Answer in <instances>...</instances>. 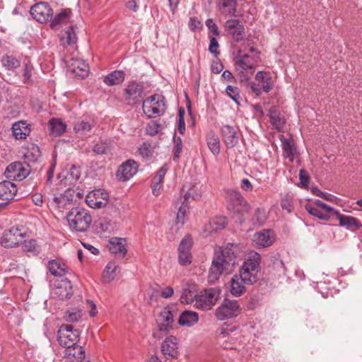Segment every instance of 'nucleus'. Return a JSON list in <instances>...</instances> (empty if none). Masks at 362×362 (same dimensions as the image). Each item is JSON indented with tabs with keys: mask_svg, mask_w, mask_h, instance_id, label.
I'll use <instances>...</instances> for the list:
<instances>
[{
	"mask_svg": "<svg viewBox=\"0 0 362 362\" xmlns=\"http://www.w3.org/2000/svg\"><path fill=\"white\" fill-rule=\"evenodd\" d=\"M241 311L238 300L225 298L216 308L215 316L218 320H224L237 317Z\"/></svg>",
	"mask_w": 362,
	"mask_h": 362,
	"instance_id": "nucleus-9",
	"label": "nucleus"
},
{
	"mask_svg": "<svg viewBox=\"0 0 362 362\" xmlns=\"http://www.w3.org/2000/svg\"><path fill=\"white\" fill-rule=\"evenodd\" d=\"M191 197L189 192H187L184 195V201L182 205L180 206L176 217V225L182 226L187 218V213L189 212V205L187 200Z\"/></svg>",
	"mask_w": 362,
	"mask_h": 362,
	"instance_id": "nucleus-34",
	"label": "nucleus"
},
{
	"mask_svg": "<svg viewBox=\"0 0 362 362\" xmlns=\"http://www.w3.org/2000/svg\"><path fill=\"white\" fill-rule=\"evenodd\" d=\"M163 186V182H158L154 178H153L152 184H151V189L152 193L155 196H158L160 194V189Z\"/></svg>",
	"mask_w": 362,
	"mask_h": 362,
	"instance_id": "nucleus-60",
	"label": "nucleus"
},
{
	"mask_svg": "<svg viewBox=\"0 0 362 362\" xmlns=\"http://www.w3.org/2000/svg\"><path fill=\"white\" fill-rule=\"evenodd\" d=\"M259 60V52L254 46L245 47L238 50L235 57L236 69L242 81H247L254 72Z\"/></svg>",
	"mask_w": 362,
	"mask_h": 362,
	"instance_id": "nucleus-2",
	"label": "nucleus"
},
{
	"mask_svg": "<svg viewBox=\"0 0 362 362\" xmlns=\"http://www.w3.org/2000/svg\"><path fill=\"white\" fill-rule=\"evenodd\" d=\"M16 185L8 180L0 182V199L4 201L11 200L17 193Z\"/></svg>",
	"mask_w": 362,
	"mask_h": 362,
	"instance_id": "nucleus-26",
	"label": "nucleus"
},
{
	"mask_svg": "<svg viewBox=\"0 0 362 362\" xmlns=\"http://www.w3.org/2000/svg\"><path fill=\"white\" fill-rule=\"evenodd\" d=\"M40 148L34 144H29L25 148V151L23 153V157L25 160V163H35L40 157Z\"/></svg>",
	"mask_w": 362,
	"mask_h": 362,
	"instance_id": "nucleus-39",
	"label": "nucleus"
},
{
	"mask_svg": "<svg viewBox=\"0 0 362 362\" xmlns=\"http://www.w3.org/2000/svg\"><path fill=\"white\" fill-rule=\"evenodd\" d=\"M227 224V220L225 216H216L209 222L210 232H216L223 229Z\"/></svg>",
	"mask_w": 362,
	"mask_h": 362,
	"instance_id": "nucleus-46",
	"label": "nucleus"
},
{
	"mask_svg": "<svg viewBox=\"0 0 362 362\" xmlns=\"http://www.w3.org/2000/svg\"><path fill=\"white\" fill-rule=\"evenodd\" d=\"M2 64L8 70H13L20 66L21 62L12 55H6L2 58Z\"/></svg>",
	"mask_w": 362,
	"mask_h": 362,
	"instance_id": "nucleus-49",
	"label": "nucleus"
},
{
	"mask_svg": "<svg viewBox=\"0 0 362 362\" xmlns=\"http://www.w3.org/2000/svg\"><path fill=\"white\" fill-rule=\"evenodd\" d=\"M167 172L166 165L162 166L157 172L156 175L153 177V178L158 182H163V179L165 176Z\"/></svg>",
	"mask_w": 362,
	"mask_h": 362,
	"instance_id": "nucleus-61",
	"label": "nucleus"
},
{
	"mask_svg": "<svg viewBox=\"0 0 362 362\" xmlns=\"http://www.w3.org/2000/svg\"><path fill=\"white\" fill-rule=\"evenodd\" d=\"M70 21V11H64L56 15L52 20L50 26L52 29L59 30L64 25H67Z\"/></svg>",
	"mask_w": 362,
	"mask_h": 362,
	"instance_id": "nucleus-37",
	"label": "nucleus"
},
{
	"mask_svg": "<svg viewBox=\"0 0 362 362\" xmlns=\"http://www.w3.org/2000/svg\"><path fill=\"white\" fill-rule=\"evenodd\" d=\"M80 338V332L74 329L71 325H63L58 331L57 341L59 344L66 348L76 346Z\"/></svg>",
	"mask_w": 362,
	"mask_h": 362,
	"instance_id": "nucleus-8",
	"label": "nucleus"
},
{
	"mask_svg": "<svg viewBox=\"0 0 362 362\" xmlns=\"http://www.w3.org/2000/svg\"><path fill=\"white\" fill-rule=\"evenodd\" d=\"M252 241L257 247H269L272 244L271 230L269 229L262 230L255 233Z\"/></svg>",
	"mask_w": 362,
	"mask_h": 362,
	"instance_id": "nucleus-28",
	"label": "nucleus"
},
{
	"mask_svg": "<svg viewBox=\"0 0 362 362\" xmlns=\"http://www.w3.org/2000/svg\"><path fill=\"white\" fill-rule=\"evenodd\" d=\"M218 292L214 288L202 291L195 300V305L199 309L207 310L211 309L216 303Z\"/></svg>",
	"mask_w": 362,
	"mask_h": 362,
	"instance_id": "nucleus-12",
	"label": "nucleus"
},
{
	"mask_svg": "<svg viewBox=\"0 0 362 362\" xmlns=\"http://www.w3.org/2000/svg\"><path fill=\"white\" fill-rule=\"evenodd\" d=\"M162 131V127L159 122L152 120L148 122L146 127V134L149 136H155Z\"/></svg>",
	"mask_w": 362,
	"mask_h": 362,
	"instance_id": "nucleus-50",
	"label": "nucleus"
},
{
	"mask_svg": "<svg viewBox=\"0 0 362 362\" xmlns=\"http://www.w3.org/2000/svg\"><path fill=\"white\" fill-rule=\"evenodd\" d=\"M281 206L284 210H286L288 213L291 212L293 210L291 198L290 197H285L283 198L281 202Z\"/></svg>",
	"mask_w": 362,
	"mask_h": 362,
	"instance_id": "nucleus-58",
	"label": "nucleus"
},
{
	"mask_svg": "<svg viewBox=\"0 0 362 362\" xmlns=\"http://www.w3.org/2000/svg\"><path fill=\"white\" fill-rule=\"evenodd\" d=\"M312 192L320 197L324 198L325 199L329 201V202H336L337 199V197L332 194L324 192L320 190L317 187H313L311 188Z\"/></svg>",
	"mask_w": 362,
	"mask_h": 362,
	"instance_id": "nucleus-52",
	"label": "nucleus"
},
{
	"mask_svg": "<svg viewBox=\"0 0 362 362\" xmlns=\"http://www.w3.org/2000/svg\"><path fill=\"white\" fill-rule=\"evenodd\" d=\"M30 129L25 121H18L12 126V133L16 139H25L29 135Z\"/></svg>",
	"mask_w": 362,
	"mask_h": 362,
	"instance_id": "nucleus-30",
	"label": "nucleus"
},
{
	"mask_svg": "<svg viewBox=\"0 0 362 362\" xmlns=\"http://www.w3.org/2000/svg\"><path fill=\"white\" fill-rule=\"evenodd\" d=\"M139 154L144 158H148L152 156V150L151 148V145L146 143H144L139 148Z\"/></svg>",
	"mask_w": 362,
	"mask_h": 362,
	"instance_id": "nucleus-54",
	"label": "nucleus"
},
{
	"mask_svg": "<svg viewBox=\"0 0 362 362\" xmlns=\"http://www.w3.org/2000/svg\"><path fill=\"white\" fill-rule=\"evenodd\" d=\"M227 199L230 209L235 213L243 214L249 211L250 206L239 192L236 190L228 191Z\"/></svg>",
	"mask_w": 362,
	"mask_h": 362,
	"instance_id": "nucleus-14",
	"label": "nucleus"
},
{
	"mask_svg": "<svg viewBox=\"0 0 362 362\" xmlns=\"http://www.w3.org/2000/svg\"><path fill=\"white\" fill-rule=\"evenodd\" d=\"M70 70L76 76L84 78L88 76L89 71L88 64L83 59H72L70 64Z\"/></svg>",
	"mask_w": 362,
	"mask_h": 362,
	"instance_id": "nucleus-27",
	"label": "nucleus"
},
{
	"mask_svg": "<svg viewBox=\"0 0 362 362\" xmlns=\"http://www.w3.org/2000/svg\"><path fill=\"white\" fill-rule=\"evenodd\" d=\"M108 197L107 192L100 189L94 190L86 195V202L91 208L101 209L107 205Z\"/></svg>",
	"mask_w": 362,
	"mask_h": 362,
	"instance_id": "nucleus-18",
	"label": "nucleus"
},
{
	"mask_svg": "<svg viewBox=\"0 0 362 362\" xmlns=\"http://www.w3.org/2000/svg\"><path fill=\"white\" fill-rule=\"evenodd\" d=\"M30 14L38 22L45 23L52 16V9L47 3L40 2L31 7Z\"/></svg>",
	"mask_w": 362,
	"mask_h": 362,
	"instance_id": "nucleus-21",
	"label": "nucleus"
},
{
	"mask_svg": "<svg viewBox=\"0 0 362 362\" xmlns=\"http://www.w3.org/2000/svg\"><path fill=\"white\" fill-rule=\"evenodd\" d=\"M83 315L81 310L78 308H71L66 311L64 318L66 322H76L80 320Z\"/></svg>",
	"mask_w": 362,
	"mask_h": 362,
	"instance_id": "nucleus-47",
	"label": "nucleus"
},
{
	"mask_svg": "<svg viewBox=\"0 0 362 362\" xmlns=\"http://www.w3.org/2000/svg\"><path fill=\"white\" fill-rule=\"evenodd\" d=\"M138 168L139 165L134 160H127L119 165L116 173V177L119 181H127L137 173Z\"/></svg>",
	"mask_w": 362,
	"mask_h": 362,
	"instance_id": "nucleus-19",
	"label": "nucleus"
},
{
	"mask_svg": "<svg viewBox=\"0 0 362 362\" xmlns=\"http://www.w3.org/2000/svg\"><path fill=\"white\" fill-rule=\"evenodd\" d=\"M47 268L53 276H62L68 273L69 267L60 259H52L49 262Z\"/></svg>",
	"mask_w": 362,
	"mask_h": 362,
	"instance_id": "nucleus-29",
	"label": "nucleus"
},
{
	"mask_svg": "<svg viewBox=\"0 0 362 362\" xmlns=\"http://www.w3.org/2000/svg\"><path fill=\"white\" fill-rule=\"evenodd\" d=\"M261 257L259 253L255 251H250L240 268L239 276L243 278L244 283L247 285H252L259 279L260 272Z\"/></svg>",
	"mask_w": 362,
	"mask_h": 362,
	"instance_id": "nucleus-3",
	"label": "nucleus"
},
{
	"mask_svg": "<svg viewBox=\"0 0 362 362\" xmlns=\"http://www.w3.org/2000/svg\"><path fill=\"white\" fill-rule=\"evenodd\" d=\"M52 293L62 300L70 298L73 295L71 282L67 279L58 281L52 288Z\"/></svg>",
	"mask_w": 362,
	"mask_h": 362,
	"instance_id": "nucleus-22",
	"label": "nucleus"
},
{
	"mask_svg": "<svg viewBox=\"0 0 362 362\" xmlns=\"http://www.w3.org/2000/svg\"><path fill=\"white\" fill-rule=\"evenodd\" d=\"M173 293H174L173 288L170 286H166L161 290L160 296L163 298H169L171 296H173Z\"/></svg>",
	"mask_w": 362,
	"mask_h": 362,
	"instance_id": "nucleus-64",
	"label": "nucleus"
},
{
	"mask_svg": "<svg viewBox=\"0 0 362 362\" xmlns=\"http://www.w3.org/2000/svg\"><path fill=\"white\" fill-rule=\"evenodd\" d=\"M221 133L227 148H233L238 144V136L233 127L228 124L223 125L221 128Z\"/></svg>",
	"mask_w": 362,
	"mask_h": 362,
	"instance_id": "nucleus-24",
	"label": "nucleus"
},
{
	"mask_svg": "<svg viewBox=\"0 0 362 362\" xmlns=\"http://www.w3.org/2000/svg\"><path fill=\"white\" fill-rule=\"evenodd\" d=\"M125 78V74L122 70H115L105 76L103 82L109 86L119 85L123 83Z\"/></svg>",
	"mask_w": 362,
	"mask_h": 362,
	"instance_id": "nucleus-36",
	"label": "nucleus"
},
{
	"mask_svg": "<svg viewBox=\"0 0 362 362\" xmlns=\"http://www.w3.org/2000/svg\"><path fill=\"white\" fill-rule=\"evenodd\" d=\"M299 180H300V183L298 184L299 187H305V188L308 187V185L310 181V177H309L308 173H306V171L303 169H301L299 172Z\"/></svg>",
	"mask_w": 362,
	"mask_h": 362,
	"instance_id": "nucleus-57",
	"label": "nucleus"
},
{
	"mask_svg": "<svg viewBox=\"0 0 362 362\" xmlns=\"http://www.w3.org/2000/svg\"><path fill=\"white\" fill-rule=\"evenodd\" d=\"M142 109L144 114L149 118L160 116L165 111V100L160 95H151L143 102Z\"/></svg>",
	"mask_w": 362,
	"mask_h": 362,
	"instance_id": "nucleus-6",
	"label": "nucleus"
},
{
	"mask_svg": "<svg viewBox=\"0 0 362 362\" xmlns=\"http://www.w3.org/2000/svg\"><path fill=\"white\" fill-rule=\"evenodd\" d=\"M112 149V145L110 141H100L97 143L93 148L94 153L98 155L107 154Z\"/></svg>",
	"mask_w": 362,
	"mask_h": 362,
	"instance_id": "nucleus-48",
	"label": "nucleus"
},
{
	"mask_svg": "<svg viewBox=\"0 0 362 362\" xmlns=\"http://www.w3.org/2000/svg\"><path fill=\"white\" fill-rule=\"evenodd\" d=\"M230 283V292L233 296L239 297L245 291L244 280L238 274L234 275Z\"/></svg>",
	"mask_w": 362,
	"mask_h": 362,
	"instance_id": "nucleus-32",
	"label": "nucleus"
},
{
	"mask_svg": "<svg viewBox=\"0 0 362 362\" xmlns=\"http://www.w3.org/2000/svg\"><path fill=\"white\" fill-rule=\"evenodd\" d=\"M119 269L118 264L115 262H110L103 272V279L106 282L112 281L117 275Z\"/></svg>",
	"mask_w": 362,
	"mask_h": 362,
	"instance_id": "nucleus-44",
	"label": "nucleus"
},
{
	"mask_svg": "<svg viewBox=\"0 0 362 362\" xmlns=\"http://www.w3.org/2000/svg\"><path fill=\"white\" fill-rule=\"evenodd\" d=\"M224 29L236 42L242 40L245 36V28L240 20L232 18L226 21Z\"/></svg>",
	"mask_w": 362,
	"mask_h": 362,
	"instance_id": "nucleus-20",
	"label": "nucleus"
},
{
	"mask_svg": "<svg viewBox=\"0 0 362 362\" xmlns=\"http://www.w3.org/2000/svg\"><path fill=\"white\" fill-rule=\"evenodd\" d=\"M64 354L74 362H82L85 359V351L81 346L66 348Z\"/></svg>",
	"mask_w": 362,
	"mask_h": 362,
	"instance_id": "nucleus-41",
	"label": "nucleus"
},
{
	"mask_svg": "<svg viewBox=\"0 0 362 362\" xmlns=\"http://www.w3.org/2000/svg\"><path fill=\"white\" fill-rule=\"evenodd\" d=\"M27 236V230L23 226H13L4 231L1 244L5 247H12L22 243Z\"/></svg>",
	"mask_w": 362,
	"mask_h": 362,
	"instance_id": "nucleus-7",
	"label": "nucleus"
},
{
	"mask_svg": "<svg viewBox=\"0 0 362 362\" xmlns=\"http://www.w3.org/2000/svg\"><path fill=\"white\" fill-rule=\"evenodd\" d=\"M271 86L272 76L269 71H258L255 81L251 83V88L257 95H260L263 92L268 93Z\"/></svg>",
	"mask_w": 362,
	"mask_h": 362,
	"instance_id": "nucleus-13",
	"label": "nucleus"
},
{
	"mask_svg": "<svg viewBox=\"0 0 362 362\" xmlns=\"http://www.w3.org/2000/svg\"><path fill=\"white\" fill-rule=\"evenodd\" d=\"M93 126L90 122L81 119L74 124V129L78 134L83 136L90 132Z\"/></svg>",
	"mask_w": 362,
	"mask_h": 362,
	"instance_id": "nucleus-45",
	"label": "nucleus"
},
{
	"mask_svg": "<svg viewBox=\"0 0 362 362\" xmlns=\"http://www.w3.org/2000/svg\"><path fill=\"white\" fill-rule=\"evenodd\" d=\"M50 133L56 136H60L66 129V124L59 118H52L48 122Z\"/></svg>",
	"mask_w": 362,
	"mask_h": 362,
	"instance_id": "nucleus-40",
	"label": "nucleus"
},
{
	"mask_svg": "<svg viewBox=\"0 0 362 362\" xmlns=\"http://www.w3.org/2000/svg\"><path fill=\"white\" fill-rule=\"evenodd\" d=\"M175 148H174V159L178 158L182 149V139L180 137H174Z\"/></svg>",
	"mask_w": 362,
	"mask_h": 362,
	"instance_id": "nucleus-59",
	"label": "nucleus"
},
{
	"mask_svg": "<svg viewBox=\"0 0 362 362\" xmlns=\"http://www.w3.org/2000/svg\"><path fill=\"white\" fill-rule=\"evenodd\" d=\"M69 228L77 232L86 231L91 223L92 217L89 212L83 208H73L66 215Z\"/></svg>",
	"mask_w": 362,
	"mask_h": 362,
	"instance_id": "nucleus-4",
	"label": "nucleus"
},
{
	"mask_svg": "<svg viewBox=\"0 0 362 362\" xmlns=\"http://www.w3.org/2000/svg\"><path fill=\"white\" fill-rule=\"evenodd\" d=\"M30 167L27 163L14 162L6 169V177L14 180L21 181L30 174Z\"/></svg>",
	"mask_w": 362,
	"mask_h": 362,
	"instance_id": "nucleus-16",
	"label": "nucleus"
},
{
	"mask_svg": "<svg viewBox=\"0 0 362 362\" xmlns=\"http://www.w3.org/2000/svg\"><path fill=\"white\" fill-rule=\"evenodd\" d=\"M144 91V88L141 83L131 81L124 89L123 96L127 104L133 105L143 97Z\"/></svg>",
	"mask_w": 362,
	"mask_h": 362,
	"instance_id": "nucleus-15",
	"label": "nucleus"
},
{
	"mask_svg": "<svg viewBox=\"0 0 362 362\" xmlns=\"http://www.w3.org/2000/svg\"><path fill=\"white\" fill-rule=\"evenodd\" d=\"M334 216H336L337 218L339 220V226L344 227L347 230L354 231L359 229L362 226L361 223L356 218L341 214L336 209Z\"/></svg>",
	"mask_w": 362,
	"mask_h": 362,
	"instance_id": "nucleus-25",
	"label": "nucleus"
},
{
	"mask_svg": "<svg viewBox=\"0 0 362 362\" xmlns=\"http://www.w3.org/2000/svg\"><path fill=\"white\" fill-rule=\"evenodd\" d=\"M233 247L234 245L228 244L223 248L218 247L215 249L214 257L209 273V281L210 282L218 280L223 272L228 269V267L234 264L236 256Z\"/></svg>",
	"mask_w": 362,
	"mask_h": 362,
	"instance_id": "nucleus-1",
	"label": "nucleus"
},
{
	"mask_svg": "<svg viewBox=\"0 0 362 362\" xmlns=\"http://www.w3.org/2000/svg\"><path fill=\"white\" fill-rule=\"evenodd\" d=\"M175 315V308L173 305H168L162 310L157 321L158 328L153 332L154 338L161 339L170 332L173 328Z\"/></svg>",
	"mask_w": 362,
	"mask_h": 362,
	"instance_id": "nucleus-5",
	"label": "nucleus"
},
{
	"mask_svg": "<svg viewBox=\"0 0 362 362\" xmlns=\"http://www.w3.org/2000/svg\"><path fill=\"white\" fill-rule=\"evenodd\" d=\"M206 140L207 146L210 151L214 156L218 155L221 151V143L218 135L214 133H210L206 136Z\"/></svg>",
	"mask_w": 362,
	"mask_h": 362,
	"instance_id": "nucleus-42",
	"label": "nucleus"
},
{
	"mask_svg": "<svg viewBox=\"0 0 362 362\" xmlns=\"http://www.w3.org/2000/svg\"><path fill=\"white\" fill-rule=\"evenodd\" d=\"M62 44L71 45H74L77 41V36L76 33L75 27L72 25H69L68 29L62 33L61 37Z\"/></svg>",
	"mask_w": 362,
	"mask_h": 362,
	"instance_id": "nucleus-43",
	"label": "nucleus"
},
{
	"mask_svg": "<svg viewBox=\"0 0 362 362\" xmlns=\"http://www.w3.org/2000/svg\"><path fill=\"white\" fill-rule=\"evenodd\" d=\"M199 321L197 313L192 310H184L180 315L178 324L181 326L192 327Z\"/></svg>",
	"mask_w": 362,
	"mask_h": 362,
	"instance_id": "nucleus-31",
	"label": "nucleus"
},
{
	"mask_svg": "<svg viewBox=\"0 0 362 362\" xmlns=\"http://www.w3.org/2000/svg\"><path fill=\"white\" fill-rule=\"evenodd\" d=\"M206 25L208 27L210 32L213 33L215 35H219V30L216 23L213 22L211 19H208L206 22Z\"/></svg>",
	"mask_w": 362,
	"mask_h": 362,
	"instance_id": "nucleus-63",
	"label": "nucleus"
},
{
	"mask_svg": "<svg viewBox=\"0 0 362 362\" xmlns=\"http://www.w3.org/2000/svg\"><path fill=\"white\" fill-rule=\"evenodd\" d=\"M236 0H218V8L222 15L234 16L237 11Z\"/></svg>",
	"mask_w": 362,
	"mask_h": 362,
	"instance_id": "nucleus-33",
	"label": "nucleus"
},
{
	"mask_svg": "<svg viewBox=\"0 0 362 362\" xmlns=\"http://www.w3.org/2000/svg\"><path fill=\"white\" fill-rule=\"evenodd\" d=\"M226 94L237 104H239L240 93L237 87L228 85L226 88Z\"/></svg>",
	"mask_w": 362,
	"mask_h": 362,
	"instance_id": "nucleus-53",
	"label": "nucleus"
},
{
	"mask_svg": "<svg viewBox=\"0 0 362 362\" xmlns=\"http://www.w3.org/2000/svg\"><path fill=\"white\" fill-rule=\"evenodd\" d=\"M193 241L190 235L187 234L181 240L178 247L179 262L182 266H186L192 262V255L191 249Z\"/></svg>",
	"mask_w": 362,
	"mask_h": 362,
	"instance_id": "nucleus-17",
	"label": "nucleus"
},
{
	"mask_svg": "<svg viewBox=\"0 0 362 362\" xmlns=\"http://www.w3.org/2000/svg\"><path fill=\"white\" fill-rule=\"evenodd\" d=\"M306 211L312 216L320 220H328L335 212V209L327 205L320 199L305 206Z\"/></svg>",
	"mask_w": 362,
	"mask_h": 362,
	"instance_id": "nucleus-10",
	"label": "nucleus"
},
{
	"mask_svg": "<svg viewBox=\"0 0 362 362\" xmlns=\"http://www.w3.org/2000/svg\"><path fill=\"white\" fill-rule=\"evenodd\" d=\"M110 251L119 257H124L127 252L125 240L119 238H112L110 240Z\"/></svg>",
	"mask_w": 362,
	"mask_h": 362,
	"instance_id": "nucleus-35",
	"label": "nucleus"
},
{
	"mask_svg": "<svg viewBox=\"0 0 362 362\" xmlns=\"http://www.w3.org/2000/svg\"><path fill=\"white\" fill-rule=\"evenodd\" d=\"M273 129H276L278 132V138L281 141L284 156L288 158L289 161L293 162L294 160V154L296 148L291 136L286 133L281 132V129L276 124L274 116L273 115Z\"/></svg>",
	"mask_w": 362,
	"mask_h": 362,
	"instance_id": "nucleus-11",
	"label": "nucleus"
},
{
	"mask_svg": "<svg viewBox=\"0 0 362 362\" xmlns=\"http://www.w3.org/2000/svg\"><path fill=\"white\" fill-rule=\"evenodd\" d=\"M23 244V250L30 253H32L34 255H37L40 252V250L38 246L37 245L36 240L34 239H31L28 241H25V240Z\"/></svg>",
	"mask_w": 362,
	"mask_h": 362,
	"instance_id": "nucleus-51",
	"label": "nucleus"
},
{
	"mask_svg": "<svg viewBox=\"0 0 362 362\" xmlns=\"http://www.w3.org/2000/svg\"><path fill=\"white\" fill-rule=\"evenodd\" d=\"M179 341L174 336L165 339L161 344V351L166 358H175L178 356Z\"/></svg>",
	"mask_w": 362,
	"mask_h": 362,
	"instance_id": "nucleus-23",
	"label": "nucleus"
},
{
	"mask_svg": "<svg viewBox=\"0 0 362 362\" xmlns=\"http://www.w3.org/2000/svg\"><path fill=\"white\" fill-rule=\"evenodd\" d=\"M80 170L75 165H71L69 169V175L72 180H77L80 177Z\"/></svg>",
	"mask_w": 362,
	"mask_h": 362,
	"instance_id": "nucleus-62",
	"label": "nucleus"
},
{
	"mask_svg": "<svg viewBox=\"0 0 362 362\" xmlns=\"http://www.w3.org/2000/svg\"><path fill=\"white\" fill-rule=\"evenodd\" d=\"M286 271V269L283 261L275 258V259L273 260V279L275 277L279 280V283H282L284 281L287 279Z\"/></svg>",
	"mask_w": 362,
	"mask_h": 362,
	"instance_id": "nucleus-38",
	"label": "nucleus"
},
{
	"mask_svg": "<svg viewBox=\"0 0 362 362\" xmlns=\"http://www.w3.org/2000/svg\"><path fill=\"white\" fill-rule=\"evenodd\" d=\"M266 213L264 210L257 209L254 214L253 221L255 223L262 224L266 220Z\"/></svg>",
	"mask_w": 362,
	"mask_h": 362,
	"instance_id": "nucleus-55",
	"label": "nucleus"
},
{
	"mask_svg": "<svg viewBox=\"0 0 362 362\" xmlns=\"http://www.w3.org/2000/svg\"><path fill=\"white\" fill-rule=\"evenodd\" d=\"M219 45L218 40L214 37H210V43L209 46V52L213 54L215 57H217L220 52L218 50Z\"/></svg>",
	"mask_w": 362,
	"mask_h": 362,
	"instance_id": "nucleus-56",
	"label": "nucleus"
}]
</instances>
